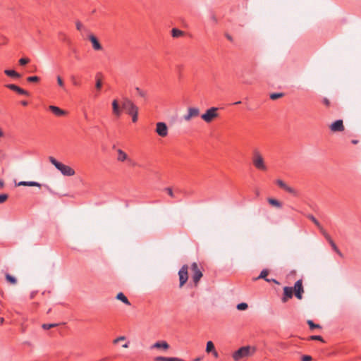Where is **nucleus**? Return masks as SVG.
<instances>
[{
  "mask_svg": "<svg viewBox=\"0 0 361 361\" xmlns=\"http://www.w3.org/2000/svg\"><path fill=\"white\" fill-rule=\"evenodd\" d=\"M121 106L126 113L131 116L132 121L136 123L138 120V107L128 98H123Z\"/></svg>",
  "mask_w": 361,
  "mask_h": 361,
  "instance_id": "f257e3e1",
  "label": "nucleus"
},
{
  "mask_svg": "<svg viewBox=\"0 0 361 361\" xmlns=\"http://www.w3.org/2000/svg\"><path fill=\"white\" fill-rule=\"evenodd\" d=\"M49 161L63 175L66 176H72L75 174V171L69 166L65 165L58 161L53 157H49Z\"/></svg>",
  "mask_w": 361,
  "mask_h": 361,
  "instance_id": "f03ea898",
  "label": "nucleus"
},
{
  "mask_svg": "<svg viewBox=\"0 0 361 361\" xmlns=\"http://www.w3.org/2000/svg\"><path fill=\"white\" fill-rule=\"evenodd\" d=\"M252 164L256 169L260 171H267V166L264 163V158L257 149H255L252 151Z\"/></svg>",
  "mask_w": 361,
  "mask_h": 361,
  "instance_id": "7ed1b4c3",
  "label": "nucleus"
},
{
  "mask_svg": "<svg viewBox=\"0 0 361 361\" xmlns=\"http://www.w3.org/2000/svg\"><path fill=\"white\" fill-rule=\"evenodd\" d=\"M255 352V348L250 347L249 345L243 346L234 352L233 354V358L235 361H238L242 358L247 357L253 355Z\"/></svg>",
  "mask_w": 361,
  "mask_h": 361,
  "instance_id": "20e7f679",
  "label": "nucleus"
},
{
  "mask_svg": "<svg viewBox=\"0 0 361 361\" xmlns=\"http://www.w3.org/2000/svg\"><path fill=\"white\" fill-rule=\"evenodd\" d=\"M218 109L217 107H212L207 109L206 112L201 116L202 119L206 123L212 122L214 118L218 117Z\"/></svg>",
  "mask_w": 361,
  "mask_h": 361,
  "instance_id": "39448f33",
  "label": "nucleus"
},
{
  "mask_svg": "<svg viewBox=\"0 0 361 361\" xmlns=\"http://www.w3.org/2000/svg\"><path fill=\"white\" fill-rule=\"evenodd\" d=\"M191 271L192 273V279L195 283V286H197L199 283L200 280L202 277V271L199 269L198 264L196 262H193L191 264Z\"/></svg>",
  "mask_w": 361,
  "mask_h": 361,
  "instance_id": "423d86ee",
  "label": "nucleus"
},
{
  "mask_svg": "<svg viewBox=\"0 0 361 361\" xmlns=\"http://www.w3.org/2000/svg\"><path fill=\"white\" fill-rule=\"evenodd\" d=\"M188 265L185 264L180 268V269L178 271L180 288L183 287L188 279Z\"/></svg>",
  "mask_w": 361,
  "mask_h": 361,
  "instance_id": "0eeeda50",
  "label": "nucleus"
},
{
  "mask_svg": "<svg viewBox=\"0 0 361 361\" xmlns=\"http://www.w3.org/2000/svg\"><path fill=\"white\" fill-rule=\"evenodd\" d=\"M155 132L161 137H166L169 133L167 125L164 122L157 123Z\"/></svg>",
  "mask_w": 361,
  "mask_h": 361,
  "instance_id": "6e6552de",
  "label": "nucleus"
},
{
  "mask_svg": "<svg viewBox=\"0 0 361 361\" xmlns=\"http://www.w3.org/2000/svg\"><path fill=\"white\" fill-rule=\"evenodd\" d=\"M276 183L277 184V185L279 187H280L281 188L283 189L284 190H286V192L292 194L294 196H297L298 195V192L296 191V190H295L294 188L288 186L284 181H283L281 179H278L276 180Z\"/></svg>",
  "mask_w": 361,
  "mask_h": 361,
  "instance_id": "1a4fd4ad",
  "label": "nucleus"
},
{
  "mask_svg": "<svg viewBox=\"0 0 361 361\" xmlns=\"http://www.w3.org/2000/svg\"><path fill=\"white\" fill-rule=\"evenodd\" d=\"M200 115V110L196 107H190L188 109V114L184 115L183 119L189 121L191 118L197 117Z\"/></svg>",
  "mask_w": 361,
  "mask_h": 361,
  "instance_id": "9d476101",
  "label": "nucleus"
},
{
  "mask_svg": "<svg viewBox=\"0 0 361 361\" xmlns=\"http://www.w3.org/2000/svg\"><path fill=\"white\" fill-rule=\"evenodd\" d=\"M332 132H342L344 130V126L343 121L339 119L332 123L329 126Z\"/></svg>",
  "mask_w": 361,
  "mask_h": 361,
  "instance_id": "9b49d317",
  "label": "nucleus"
},
{
  "mask_svg": "<svg viewBox=\"0 0 361 361\" xmlns=\"http://www.w3.org/2000/svg\"><path fill=\"white\" fill-rule=\"evenodd\" d=\"M295 295L298 299H302V293L304 292L302 280H298L295 282L294 286Z\"/></svg>",
  "mask_w": 361,
  "mask_h": 361,
  "instance_id": "f8f14e48",
  "label": "nucleus"
},
{
  "mask_svg": "<svg viewBox=\"0 0 361 361\" xmlns=\"http://www.w3.org/2000/svg\"><path fill=\"white\" fill-rule=\"evenodd\" d=\"M112 111L113 114L117 118H119L122 114V108L119 106L118 102L116 99L112 102Z\"/></svg>",
  "mask_w": 361,
  "mask_h": 361,
  "instance_id": "ddd939ff",
  "label": "nucleus"
},
{
  "mask_svg": "<svg viewBox=\"0 0 361 361\" xmlns=\"http://www.w3.org/2000/svg\"><path fill=\"white\" fill-rule=\"evenodd\" d=\"M6 87L13 91L16 92L19 94L26 95V96L29 95V92L19 87L18 86H17L14 84H8V85H6Z\"/></svg>",
  "mask_w": 361,
  "mask_h": 361,
  "instance_id": "4468645a",
  "label": "nucleus"
},
{
  "mask_svg": "<svg viewBox=\"0 0 361 361\" xmlns=\"http://www.w3.org/2000/svg\"><path fill=\"white\" fill-rule=\"evenodd\" d=\"M89 39L92 42V47L94 50L99 51L102 49V46L94 35H90L89 36Z\"/></svg>",
  "mask_w": 361,
  "mask_h": 361,
  "instance_id": "2eb2a0df",
  "label": "nucleus"
},
{
  "mask_svg": "<svg viewBox=\"0 0 361 361\" xmlns=\"http://www.w3.org/2000/svg\"><path fill=\"white\" fill-rule=\"evenodd\" d=\"M293 293V288L292 287L286 286L283 288V297L282 301L286 302L289 298H291Z\"/></svg>",
  "mask_w": 361,
  "mask_h": 361,
  "instance_id": "dca6fc26",
  "label": "nucleus"
},
{
  "mask_svg": "<svg viewBox=\"0 0 361 361\" xmlns=\"http://www.w3.org/2000/svg\"><path fill=\"white\" fill-rule=\"evenodd\" d=\"M116 151H117V153H118L117 160L118 161H122L123 162V161H127V160L130 161L127 154L125 152H123L122 149H117Z\"/></svg>",
  "mask_w": 361,
  "mask_h": 361,
  "instance_id": "f3484780",
  "label": "nucleus"
},
{
  "mask_svg": "<svg viewBox=\"0 0 361 361\" xmlns=\"http://www.w3.org/2000/svg\"><path fill=\"white\" fill-rule=\"evenodd\" d=\"M18 186H35L40 188L42 185L36 181H20L17 183Z\"/></svg>",
  "mask_w": 361,
  "mask_h": 361,
  "instance_id": "a211bd4d",
  "label": "nucleus"
},
{
  "mask_svg": "<svg viewBox=\"0 0 361 361\" xmlns=\"http://www.w3.org/2000/svg\"><path fill=\"white\" fill-rule=\"evenodd\" d=\"M169 345L166 341H158L153 344L151 348H163L167 350Z\"/></svg>",
  "mask_w": 361,
  "mask_h": 361,
  "instance_id": "6ab92c4d",
  "label": "nucleus"
},
{
  "mask_svg": "<svg viewBox=\"0 0 361 361\" xmlns=\"http://www.w3.org/2000/svg\"><path fill=\"white\" fill-rule=\"evenodd\" d=\"M49 108L56 116H63L66 114L63 110L61 109L58 106L51 105Z\"/></svg>",
  "mask_w": 361,
  "mask_h": 361,
  "instance_id": "aec40b11",
  "label": "nucleus"
},
{
  "mask_svg": "<svg viewBox=\"0 0 361 361\" xmlns=\"http://www.w3.org/2000/svg\"><path fill=\"white\" fill-rule=\"evenodd\" d=\"M116 298L118 300L122 301L127 305L130 306L131 305L127 297L123 293H118Z\"/></svg>",
  "mask_w": 361,
  "mask_h": 361,
  "instance_id": "412c9836",
  "label": "nucleus"
},
{
  "mask_svg": "<svg viewBox=\"0 0 361 361\" xmlns=\"http://www.w3.org/2000/svg\"><path fill=\"white\" fill-rule=\"evenodd\" d=\"M4 73L12 78H20L21 77V75L14 70H5Z\"/></svg>",
  "mask_w": 361,
  "mask_h": 361,
  "instance_id": "4be33fe9",
  "label": "nucleus"
},
{
  "mask_svg": "<svg viewBox=\"0 0 361 361\" xmlns=\"http://www.w3.org/2000/svg\"><path fill=\"white\" fill-rule=\"evenodd\" d=\"M268 202L270 204H271L272 206H274L277 208H281V207H282L281 202H280L279 200H277L276 199L269 198Z\"/></svg>",
  "mask_w": 361,
  "mask_h": 361,
  "instance_id": "5701e85b",
  "label": "nucleus"
},
{
  "mask_svg": "<svg viewBox=\"0 0 361 361\" xmlns=\"http://www.w3.org/2000/svg\"><path fill=\"white\" fill-rule=\"evenodd\" d=\"M183 35L184 32L178 29L173 28L171 30V35L173 37H179L180 36H183Z\"/></svg>",
  "mask_w": 361,
  "mask_h": 361,
  "instance_id": "b1692460",
  "label": "nucleus"
},
{
  "mask_svg": "<svg viewBox=\"0 0 361 361\" xmlns=\"http://www.w3.org/2000/svg\"><path fill=\"white\" fill-rule=\"evenodd\" d=\"M307 216L317 226V227L319 230L321 229V228H323L320 223L316 219V218L312 214H308Z\"/></svg>",
  "mask_w": 361,
  "mask_h": 361,
  "instance_id": "393cba45",
  "label": "nucleus"
},
{
  "mask_svg": "<svg viewBox=\"0 0 361 361\" xmlns=\"http://www.w3.org/2000/svg\"><path fill=\"white\" fill-rule=\"evenodd\" d=\"M215 347L212 341H209L207 343L206 352L209 353L214 351Z\"/></svg>",
  "mask_w": 361,
  "mask_h": 361,
  "instance_id": "a878e982",
  "label": "nucleus"
},
{
  "mask_svg": "<svg viewBox=\"0 0 361 361\" xmlns=\"http://www.w3.org/2000/svg\"><path fill=\"white\" fill-rule=\"evenodd\" d=\"M269 274V271L267 269H263L261 273L259 274V275L255 279V280H257V279H267V276Z\"/></svg>",
  "mask_w": 361,
  "mask_h": 361,
  "instance_id": "bb28decb",
  "label": "nucleus"
},
{
  "mask_svg": "<svg viewBox=\"0 0 361 361\" xmlns=\"http://www.w3.org/2000/svg\"><path fill=\"white\" fill-rule=\"evenodd\" d=\"M322 234L324 236L326 240L329 243V244L333 242V240L331 239V236L327 233V232L324 230V228H321L319 230Z\"/></svg>",
  "mask_w": 361,
  "mask_h": 361,
  "instance_id": "cd10ccee",
  "label": "nucleus"
},
{
  "mask_svg": "<svg viewBox=\"0 0 361 361\" xmlns=\"http://www.w3.org/2000/svg\"><path fill=\"white\" fill-rule=\"evenodd\" d=\"M6 279L7 281L12 284H16L17 283L16 279L14 276L10 275L9 274H6Z\"/></svg>",
  "mask_w": 361,
  "mask_h": 361,
  "instance_id": "c85d7f7f",
  "label": "nucleus"
},
{
  "mask_svg": "<svg viewBox=\"0 0 361 361\" xmlns=\"http://www.w3.org/2000/svg\"><path fill=\"white\" fill-rule=\"evenodd\" d=\"M330 245L331 247H332V249L340 256V257H343V254L341 253V252L339 250V249L338 248V247L336 246V245L335 244V243L333 241L330 243Z\"/></svg>",
  "mask_w": 361,
  "mask_h": 361,
  "instance_id": "c756f323",
  "label": "nucleus"
},
{
  "mask_svg": "<svg viewBox=\"0 0 361 361\" xmlns=\"http://www.w3.org/2000/svg\"><path fill=\"white\" fill-rule=\"evenodd\" d=\"M307 324L309 325L310 328L311 329H314L315 328H318V329H320L321 328V326L319 325V324H315L312 320H308L307 321Z\"/></svg>",
  "mask_w": 361,
  "mask_h": 361,
  "instance_id": "7c9ffc66",
  "label": "nucleus"
},
{
  "mask_svg": "<svg viewBox=\"0 0 361 361\" xmlns=\"http://www.w3.org/2000/svg\"><path fill=\"white\" fill-rule=\"evenodd\" d=\"M248 305L247 303L245 302H241V303H239L238 305H237V309L238 310H245L247 308Z\"/></svg>",
  "mask_w": 361,
  "mask_h": 361,
  "instance_id": "2f4dec72",
  "label": "nucleus"
},
{
  "mask_svg": "<svg viewBox=\"0 0 361 361\" xmlns=\"http://www.w3.org/2000/svg\"><path fill=\"white\" fill-rule=\"evenodd\" d=\"M135 90L137 92V93L141 97H146L147 96V92L142 90H141L140 88L139 87H136L135 88Z\"/></svg>",
  "mask_w": 361,
  "mask_h": 361,
  "instance_id": "473e14b6",
  "label": "nucleus"
},
{
  "mask_svg": "<svg viewBox=\"0 0 361 361\" xmlns=\"http://www.w3.org/2000/svg\"><path fill=\"white\" fill-rule=\"evenodd\" d=\"M283 93H272L270 94V99L275 100L276 99H279L281 97H283Z\"/></svg>",
  "mask_w": 361,
  "mask_h": 361,
  "instance_id": "72a5a7b5",
  "label": "nucleus"
},
{
  "mask_svg": "<svg viewBox=\"0 0 361 361\" xmlns=\"http://www.w3.org/2000/svg\"><path fill=\"white\" fill-rule=\"evenodd\" d=\"M57 325V324H44L42 325V328L45 330H48L52 327L56 326Z\"/></svg>",
  "mask_w": 361,
  "mask_h": 361,
  "instance_id": "f704fd0d",
  "label": "nucleus"
},
{
  "mask_svg": "<svg viewBox=\"0 0 361 361\" xmlns=\"http://www.w3.org/2000/svg\"><path fill=\"white\" fill-rule=\"evenodd\" d=\"M30 62V59L27 58H21L19 60V64L20 66H25Z\"/></svg>",
  "mask_w": 361,
  "mask_h": 361,
  "instance_id": "c9c22d12",
  "label": "nucleus"
},
{
  "mask_svg": "<svg viewBox=\"0 0 361 361\" xmlns=\"http://www.w3.org/2000/svg\"><path fill=\"white\" fill-rule=\"evenodd\" d=\"M27 80L30 82H38L39 80V78L37 76H30L27 78Z\"/></svg>",
  "mask_w": 361,
  "mask_h": 361,
  "instance_id": "e433bc0d",
  "label": "nucleus"
},
{
  "mask_svg": "<svg viewBox=\"0 0 361 361\" xmlns=\"http://www.w3.org/2000/svg\"><path fill=\"white\" fill-rule=\"evenodd\" d=\"M8 199V195L0 194V203H4Z\"/></svg>",
  "mask_w": 361,
  "mask_h": 361,
  "instance_id": "4c0bfd02",
  "label": "nucleus"
},
{
  "mask_svg": "<svg viewBox=\"0 0 361 361\" xmlns=\"http://www.w3.org/2000/svg\"><path fill=\"white\" fill-rule=\"evenodd\" d=\"M75 25L77 30L79 31H81L84 28L83 25L80 21H77Z\"/></svg>",
  "mask_w": 361,
  "mask_h": 361,
  "instance_id": "58836bf2",
  "label": "nucleus"
},
{
  "mask_svg": "<svg viewBox=\"0 0 361 361\" xmlns=\"http://www.w3.org/2000/svg\"><path fill=\"white\" fill-rule=\"evenodd\" d=\"M57 82H58V85L61 87H64V82L62 80V78L60 77V76H58L57 77Z\"/></svg>",
  "mask_w": 361,
  "mask_h": 361,
  "instance_id": "ea45409f",
  "label": "nucleus"
},
{
  "mask_svg": "<svg viewBox=\"0 0 361 361\" xmlns=\"http://www.w3.org/2000/svg\"><path fill=\"white\" fill-rule=\"evenodd\" d=\"M124 340H126V337H125V336H119V337H118L117 338L114 339V341H113V343H114V344H116V343H118L119 341H124Z\"/></svg>",
  "mask_w": 361,
  "mask_h": 361,
  "instance_id": "a19ab883",
  "label": "nucleus"
},
{
  "mask_svg": "<svg viewBox=\"0 0 361 361\" xmlns=\"http://www.w3.org/2000/svg\"><path fill=\"white\" fill-rule=\"evenodd\" d=\"M167 357L158 356L154 358V361H167Z\"/></svg>",
  "mask_w": 361,
  "mask_h": 361,
  "instance_id": "79ce46f5",
  "label": "nucleus"
},
{
  "mask_svg": "<svg viewBox=\"0 0 361 361\" xmlns=\"http://www.w3.org/2000/svg\"><path fill=\"white\" fill-rule=\"evenodd\" d=\"M165 191H166L169 195H170L171 197H174L173 192L171 188H166Z\"/></svg>",
  "mask_w": 361,
  "mask_h": 361,
  "instance_id": "37998d69",
  "label": "nucleus"
},
{
  "mask_svg": "<svg viewBox=\"0 0 361 361\" xmlns=\"http://www.w3.org/2000/svg\"><path fill=\"white\" fill-rule=\"evenodd\" d=\"M312 357L310 355H303L301 357V361H311Z\"/></svg>",
  "mask_w": 361,
  "mask_h": 361,
  "instance_id": "c03bdc74",
  "label": "nucleus"
},
{
  "mask_svg": "<svg viewBox=\"0 0 361 361\" xmlns=\"http://www.w3.org/2000/svg\"><path fill=\"white\" fill-rule=\"evenodd\" d=\"M102 86V81H101L99 79H98V80H97V82H96L95 87H96V88H97V90H101Z\"/></svg>",
  "mask_w": 361,
  "mask_h": 361,
  "instance_id": "a18cd8bd",
  "label": "nucleus"
},
{
  "mask_svg": "<svg viewBox=\"0 0 361 361\" xmlns=\"http://www.w3.org/2000/svg\"><path fill=\"white\" fill-rule=\"evenodd\" d=\"M310 339L311 340H316V341H323V338L321 336H312L310 337Z\"/></svg>",
  "mask_w": 361,
  "mask_h": 361,
  "instance_id": "49530a36",
  "label": "nucleus"
},
{
  "mask_svg": "<svg viewBox=\"0 0 361 361\" xmlns=\"http://www.w3.org/2000/svg\"><path fill=\"white\" fill-rule=\"evenodd\" d=\"M167 361H184L183 360L178 357H168Z\"/></svg>",
  "mask_w": 361,
  "mask_h": 361,
  "instance_id": "de8ad7c7",
  "label": "nucleus"
},
{
  "mask_svg": "<svg viewBox=\"0 0 361 361\" xmlns=\"http://www.w3.org/2000/svg\"><path fill=\"white\" fill-rule=\"evenodd\" d=\"M323 103H324L326 106H329L330 105V102H329V100L328 99H326V98H324V99H323Z\"/></svg>",
  "mask_w": 361,
  "mask_h": 361,
  "instance_id": "09e8293b",
  "label": "nucleus"
},
{
  "mask_svg": "<svg viewBox=\"0 0 361 361\" xmlns=\"http://www.w3.org/2000/svg\"><path fill=\"white\" fill-rule=\"evenodd\" d=\"M265 281L267 282H274L275 283H279L278 281L276 279H265Z\"/></svg>",
  "mask_w": 361,
  "mask_h": 361,
  "instance_id": "8fccbe9b",
  "label": "nucleus"
},
{
  "mask_svg": "<svg viewBox=\"0 0 361 361\" xmlns=\"http://www.w3.org/2000/svg\"><path fill=\"white\" fill-rule=\"evenodd\" d=\"M72 81L74 85H80L79 82L76 81L74 77H72Z\"/></svg>",
  "mask_w": 361,
  "mask_h": 361,
  "instance_id": "3c124183",
  "label": "nucleus"
},
{
  "mask_svg": "<svg viewBox=\"0 0 361 361\" xmlns=\"http://www.w3.org/2000/svg\"><path fill=\"white\" fill-rule=\"evenodd\" d=\"M212 353L213 354V355L215 357H218L219 356V354L217 353V351L214 349V351H212Z\"/></svg>",
  "mask_w": 361,
  "mask_h": 361,
  "instance_id": "603ef678",
  "label": "nucleus"
},
{
  "mask_svg": "<svg viewBox=\"0 0 361 361\" xmlns=\"http://www.w3.org/2000/svg\"><path fill=\"white\" fill-rule=\"evenodd\" d=\"M252 81L251 80H247V79H244L243 80V83L245 84H252Z\"/></svg>",
  "mask_w": 361,
  "mask_h": 361,
  "instance_id": "864d4df0",
  "label": "nucleus"
},
{
  "mask_svg": "<svg viewBox=\"0 0 361 361\" xmlns=\"http://www.w3.org/2000/svg\"><path fill=\"white\" fill-rule=\"evenodd\" d=\"M226 38H227L229 41H231V42H232V41H233V37H232L231 35H228V34H227V35H226Z\"/></svg>",
  "mask_w": 361,
  "mask_h": 361,
  "instance_id": "5fc2aeb1",
  "label": "nucleus"
},
{
  "mask_svg": "<svg viewBox=\"0 0 361 361\" xmlns=\"http://www.w3.org/2000/svg\"><path fill=\"white\" fill-rule=\"evenodd\" d=\"M202 359H203V357L201 356V357H196L195 359H194V361H201Z\"/></svg>",
  "mask_w": 361,
  "mask_h": 361,
  "instance_id": "6e6d98bb",
  "label": "nucleus"
},
{
  "mask_svg": "<svg viewBox=\"0 0 361 361\" xmlns=\"http://www.w3.org/2000/svg\"><path fill=\"white\" fill-rule=\"evenodd\" d=\"M4 185V182L3 180H0V188H3Z\"/></svg>",
  "mask_w": 361,
  "mask_h": 361,
  "instance_id": "4d7b16f0",
  "label": "nucleus"
},
{
  "mask_svg": "<svg viewBox=\"0 0 361 361\" xmlns=\"http://www.w3.org/2000/svg\"><path fill=\"white\" fill-rule=\"evenodd\" d=\"M128 345H129V343H126L125 344L123 345V348H128Z\"/></svg>",
  "mask_w": 361,
  "mask_h": 361,
  "instance_id": "13d9d810",
  "label": "nucleus"
},
{
  "mask_svg": "<svg viewBox=\"0 0 361 361\" xmlns=\"http://www.w3.org/2000/svg\"><path fill=\"white\" fill-rule=\"evenodd\" d=\"M21 104H22V105H23V106H27V102H26V101H22V102H21Z\"/></svg>",
  "mask_w": 361,
  "mask_h": 361,
  "instance_id": "bf43d9fd",
  "label": "nucleus"
},
{
  "mask_svg": "<svg viewBox=\"0 0 361 361\" xmlns=\"http://www.w3.org/2000/svg\"><path fill=\"white\" fill-rule=\"evenodd\" d=\"M4 322V319L3 317H0V324H3Z\"/></svg>",
  "mask_w": 361,
  "mask_h": 361,
  "instance_id": "052dcab7",
  "label": "nucleus"
},
{
  "mask_svg": "<svg viewBox=\"0 0 361 361\" xmlns=\"http://www.w3.org/2000/svg\"><path fill=\"white\" fill-rule=\"evenodd\" d=\"M212 20H214V22H216V17H215L214 16H212Z\"/></svg>",
  "mask_w": 361,
  "mask_h": 361,
  "instance_id": "680f3d73",
  "label": "nucleus"
},
{
  "mask_svg": "<svg viewBox=\"0 0 361 361\" xmlns=\"http://www.w3.org/2000/svg\"><path fill=\"white\" fill-rule=\"evenodd\" d=\"M3 136V132L1 129L0 128V137Z\"/></svg>",
  "mask_w": 361,
  "mask_h": 361,
  "instance_id": "e2e57ef3",
  "label": "nucleus"
},
{
  "mask_svg": "<svg viewBox=\"0 0 361 361\" xmlns=\"http://www.w3.org/2000/svg\"><path fill=\"white\" fill-rule=\"evenodd\" d=\"M240 103H241V102H240V101H238V102H235V103H234V104H240Z\"/></svg>",
  "mask_w": 361,
  "mask_h": 361,
  "instance_id": "0e129e2a",
  "label": "nucleus"
},
{
  "mask_svg": "<svg viewBox=\"0 0 361 361\" xmlns=\"http://www.w3.org/2000/svg\"><path fill=\"white\" fill-rule=\"evenodd\" d=\"M352 142H353V144H357V140H352Z\"/></svg>",
  "mask_w": 361,
  "mask_h": 361,
  "instance_id": "69168bd1",
  "label": "nucleus"
},
{
  "mask_svg": "<svg viewBox=\"0 0 361 361\" xmlns=\"http://www.w3.org/2000/svg\"><path fill=\"white\" fill-rule=\"evenodd\" d=\"M34 297V293H32L31 294V298H32Z\"/></svg>",
  "mask_w": 361,
  "mask_h": 361,
  "instance_id": "338daca9",
  "label": "nucleus"
}]
</instances>
